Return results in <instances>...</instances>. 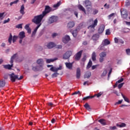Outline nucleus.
<instances>
[{"label":"nucleus","mask_w":130,"mask_h":130,"mask_svg":"<svg viewBox=\"0 0 130 130\" xmlns=\"http://www.w3.org/2000/svg\"><path fill=\"white\" fill-rule=\"evenodd\" d=\"M16 60L18 62H21V61H23V60H24V57H22L21 58L17 59Z\"/></svg>","instance_id":"obj_49"},{"label":"nucleus","mask_w":130,"mask_h":130,"mask_svg":"<svg viewBox=\"0 0 130 130\" xmlns=\"http://www.w3.org/2000/svg\"><path fill=\"white\" fill-rule=\"evenodd\" d=\"M129 30V28H124L123 30V31L124 32V33H128V32H129V30Z\"/></svg>","instance_id":"obj_47"},{"label":"nucleus","mask_w":130,"mask_h":130,"mask_svg":"<svg viewBox=\"0 0 130 130\" xmlns=\"http://www.w3.org/2000/svg\"><path fill=\"white\" fill-rule=\"evenodd\" d=\"M78 8L80 11H82V12H83L84 14H86V9H85V8H84V7H83V6H82L81 5H79L78 6Z\"/></svg>","instance_id":"obj_24"},{"label":"nucleus","mask_w":130,"mask_h":130,"mask_svg":"<svg viewBox=\"0 0 130 130\" xmlns=\"http://www.w3.org/2000/svg\"><path fill=\"white\" fill-rule=\"evenodd\" d=\"M55 60H57V58H54V59H47L46 62L47 63H50V62H53V61H55Z\"/></svg>","instance_id":"obj_28"},{"label":"nucleus","mask_w":130,"mask_h":130,"mask_svg":"<svg viewBox=\"0 0 130 130\" xmlns=\"http://www.w3.org/2000/svg\"><path fill=\"white\" fill-rule=\"evenodd\" d=\"M72 51H68L63 55V59H69L71 56L72 55Z\"/></svg>","instance_id":"obj_7"},{"label":"nucleus","mask_w":130,"mask_h":130,"mask_svg":"<svg viewBox=\"0 0 130 130\" xmlns=\"http://www.w3.org/2000/svg\"><path fill=\"white\" fill-rule=\"evenodd\" d=\"M126 53L127 55H130V49H126Z\"/></svg>","instance_id":"obj_52"},{"label":"nucleus","mask_w":130,"mask_h":130,"mask_svg":"<svg viewBox=\"0 0 130 130\" xmlns=\"http://www.w3.org/2000/svg\"><path fill=\"white\" fill-rule=\"evenodd\" d=\"M17 56H18V53L14 54L11 58L10 63H14V59H15Z\"/></svg>","instance_id":"obj_26"},{"label":"nucleus","mask_w":130,"mask_h":130,"mask_svg":"<svg viewBox=\"0 0 130 130\" xmlns=\"http://www.w3.org/2000/svg\"><path fill=\"white\" fill-rule=\"evenodd\" d=\"M111 73H112V68H111V69L110 70V71L108 73V79H109V78L110 77V75H111Z\"/></svg>","instance_id":"obj_48"},{"label":"nucleus","mask_w":130,"mask_h":130,"mask_svg":"<svg viewBox=\"0 0 130 130\" xmlns=\"http://www.w3.org/2000/svg\"><path fill=\"white\" fill-rule=\"evenodd\" d=\"M32 70L34 72H37L38 71H42V70H43V68L40 67V66H36L33 67Z\"/></svg>","instance_id":"obj_17"},{"label":"nucleus","mask_w":130,"mask_h":130,"mask_svg":"<svg viewBox=\"0 0 130 130\" xmlns=\"http://www.w3.org/2000/svg\"><path fill=\"white\" fill-rule=\"evenodd\" d=\"M37 63L39 65V67L43 69V65L44 64V61H43V59H38L37 60Z\"/></svg>","instance_id":"obj_11"},{"label":"nucleus","mask_w":130,"mask_h":130,"mask_svg":"<svg viewBox=\"0 0 130 130\" xmlns=\"http://www.w3.org/2000/svg\"><path fill=\"white\" fill-rule=\"evenodd\" d=\"M11 81L12 83L16 82V80H18V75H15V73H12L11 74H9Z\"/></svg>","instance_id":"obj_6"},{"label":"nucleus","mask_w":130,"mask_h":130,"mask_svg":"<svg viewBox=\"0 0 130 130\" xmlns=\"http://www.w3.org/2000/svg\"><path fill=\"white\" fill-rule=\"evenodd\" d=\"M72 35L74 37H77V35H78V30L77 29L73 30L72 32Z\"/></svg>","instance_id":"obj_39"},{"label":"nucleus","mask_w":130,"mask_h":130,"mask_svg":"<svg viewBox=\"0 0 130 130\" xmlns=\"http://www.w3.org/2000/svg\"><path fill=\"white\" fill-rule=\"evenodd\" d=\"M31 22L32 23H34V24L37 25L32 32L31 36L33 37L34 36V35H35V34H36L37 30H38V28H39L41 25H42V23H41L42 21L41 20H40L38 18H36L35 17H34V18L31 19Z\"/></svg>","instance_id":"obj_2"},{"label":"nucleus","mask_w":130,"mask_h":130,"mask_svg":"<svg viewBox=\"0 0 130 130\" xmlns=\"http://www.w3.org/2000/svg\"><path fill=\"white\" fill-rule=\"evenodd\" d=\"M97 55H96V52H93L91 54V59L93 61H96V57Z\"/></svg>","instance_id":"obj_27"},{"label":"nucleus","mask_w":130,"mask_h":130,"mask_svg":"<svg viewBox=\"0 0 130 130\" xmlns=\"http://www.w3.org/2000/svg\"><path fill=\"white\" fill-rule=\"evenodd\" d=\"M75 26V22L74 21H70L67 24L68 28H73Z\"/></svg>","instance_id":"obj_25"},{"label":"nucleus","mask_w":130,"mask_h":130,"mask_svg":"<svg viewBox=\"0 0 130 130\" xmlns=\"http://www.w3.org/2000/svg\"><path fill=\"white\" fill-rule=\"evenodd\" d=\"M122 82H123V78H121L120 79H119V80H118L117 81V83H121Z\"/></svg>","instance_id":"obj_58"},{"label":"nucleus","mask_w":130,"mask_h":130,"mask_svg":"<svg viewBox=\"0 0 130 130\" xmlns=\"http://www.w3.org/2000/svg\"><path fill=\"white\" fill-rule=\"evenodd\" d=\"M84 107L88 111H91V107H90V105H89V104L86 103L84 105Z\"/></svg>","instance_id":"obj_31"},{"label":"nucleus","mask_w":130,"mask_h":130,"mask_svg":"<svg viewBox=\"0 0 130 130\" xmlns=\"http://www.w3.org/2000/svg\"><path fill=\"white\" fill-rule=\"evenodd\" d=\"M61 4V3L60 2V1H59L56 4L53 5V8H58V7L60 6Z\"/></svg>","instance_id":"obj_43"},{"label":"nucleus","mask_w":130,"mask_h":130,"mask_svg":"<svg viewBox=\"0 0 130 130\" xmlns=\"http://www.w3.org/2000/svg\"><path fill=\"white\" fill-rule=\"evenodd\" d=\"M55 46H56V45L52 42H50L46 45V47L48 49H51V48H53V47H55Z\"/></svg>","instance_id":"obj_10"},{"label":"nucleus","mask_w":130,"mask_h":130,"mask_svg":"<svg viewBox=\"0 0 130 130\" xmlns=\"http://www.w3.org/2000/svg\"><path fill=\"white\" fill-rule=\"evenodd\" d=\"M51 10L52 9L51 8H50V7H49V6H46L45 10L42 12V14L35 16L34 17L38 20H40V21H42V20H43V18H44V17H45V16H46L47 14L50 13L51 12Z\"/></svg>","instance_id":"obj_1"},{"label":"nucleus","mask_w":130,"mask_h":130,"mask_svg":"<svg viewBox=\"0 0 130 130\" xmlns=\"http://www.w3.org/2000/svg\"><path fill=\"white\" fill-rule=\"evenodd\" d=\"M117 126L118 127H125V126H126V124L124 123H121V124H117Z\"/></svg>","instance_id":"obj_36"},{"label":"nucleus","mask_w":130,"mask_h":130,"mask_svg":"<svg viewBox=\"0 0 130 130\" xmlns=\"http://www.w3.org/2000/svg\"><path fill=\"white\" fill-rule=\"evenodd\" d=\"M77 94H80L81 95V92H80V91H75L74 93H73V95H77Z\"/></svg>","instance_id":"obj_60"},{"label":"nucleus","mask_w":130,"mask_h":130,"mask_svg":"<svg viewBox=\"0 0 130 130\" xmlns=\"http://www.w3.org/2000/svg\"><path fill=\"white\" fill-rule=\"evenodd\" d=\"M130 6V2L129 0H127L125 3V6L126 7H129Z\"/></svg>","instance_id":"obj_46"},{"label":"nucleus","mask_w":130,"mask_h":130,"mask_svg":"<svg viewBox=\"0 0 130 130\" xmlns=\"http://www.w3.org/2000/svg\"><path fill=\"white\" fill-rule=\"evenodd\" d=\"M85 7L86 8H87V7H89V6H91V2L89 0H86L85 2Z\"/></svg>","instance_id":"obj_35"},{"label":"nucleus","mask_w":130,"mask_h":130,"mask_svg":"<svg viewBox=\"0 0 130 130\" xmlns=\"http://www.w3.org/2000/svg\"><path fill=\"white\" fill-rule=\"evenodd\" d=\"M92 64H93V62H92V61L91 60V59H89V61L86 66V69L89 70V69H90V68L92 67Z\"/></svg>","instance_id":"obj_30"},{"label":"nucleus","mask_w":130,"mask_h":130,"mask_svg":"<svg viewBox=\"0 0 130 130\" xmlns=\"http://www.w3.org/2000/svg\"><path fill=\"white\" fill-rule=\"evenodd\" d=\"M102 44L105 45V46H107V45L110 44V41L108 40V39H105L102 41Z\"/></svg>","instance_id":"obj_15"},{"label":"nucleus","mask_w":130,"mask_h":130,"mask_svg":"<svg viewBox=\"0 0 130 130\" xmlns=\"http://www.w3.org/2000/svg\"><path fill=\"white\" fill-rule=\"evenodd\" d=\"M120 12L122 18H123V19H126V18H127V16H128L127 11L125 10H121Z\"/></svg>","instance_id":"obj_9"},{"label":"nucleus","mask_w":130,"mask_h":130,"mask_svg":"<svg viewBox=\"0 0 130 130\" xmlns=\"http://www.w3.org/2000/svg\"><path fill=\"white\" fill-rule=\"evenodd\" d=\"M115 43H118V39L117 38H114Z\"/></svg>","instance_id":"obj_63"},{"label":"nucleus","mask_w":130,"mask_h":130,"mask_svg":"<svg viewBox=\"0 0 130 130\" xmlns=\"http://www.w3.org/2000/svg\"><path fill=\"white\" fill-rule=\"evenodd\" d=\"M115 15L114 13H112V14H111L110 15H109L108 16L109 19H110L111 18H112V17H113V15Z\"/></svg>","instance_id":"obj_62"},{"label":"nucleus","mask_w":130,"mask_h":130,"mask_svg":"<svg viewBox=\"0 0 130 130\" xmlns=\"http://www.w3.org/2000/svg\"><path fill=\"white\" fill-rule=\"evenodd\" d=\"M103 94V92H100L98 94H94V95H92V96H94V97H96V96L98 98H99V97H101V96Z\"/></svg>","instance_id":"obj_41"},{"label":"nucleus","mask_w":130,"mask_h":130,"mask_svg":"<svg viewBox=\"0 0 130 130\" xmlns=\"http://www.w3.org/2000/svg\"><path fill=\"white\" fill-rule=\"evenodd\" d=\"M16 28H18V29H22L23 28L22 24H19L16 26Z\"/></svg>","instance_id":"obj_45"},{"label":"nucleus","mask_w":130,"mask_h":130,"mask_svg":"<svg viewBox=\"0 0 130 130\" xmlns=\"http://www.w3.org/2000/svg\"><path fill=\"white\" fill-rule=\"evenodd\" d=\"M71 40V38H70V36H66L64 38L62 39V42L63 43L67 44Z\"/></svg>","instance_id":"obj_14"},{"label":"nucleus","mask_w":130,"mask_h":130,"mask_svg":"<svg viewBox=\"0 0 130 130\" xmlns=\"http://www.w3.org/2000/svg\"><path fill=\"white\" fill-rule=\"evenodd\" d=\"M82 53H83V50H80L77 52L74 56L75 60L79 61L82 57Z\"/></svg>","instance_id":"obj_5"},{"label":"nucleus","mask_w":130,"mask_h":130,"mask_svg":"<svg viewBox=\"0 0 130 130\" xmlns=\"http://www.w3.org/2000/svg\"><path fill=\"white\" fill-rule=\"evenodd\" d=\"M61 69H62V67L60 66H59V67L58 68H53V67H51L50 68V71H51V72H57L58 71H60V70H61Z\"/></svg>","instance_id":"obj_16"},{"label":"nucleus","mask_w":130,"mask_h":130,"mask_svg":"<svg viewBox=\"0 0 130 130\" xmlns=\"http://www.w3.org/2000/svg\"><path fill=\"white\" fill-rule=\"evenodd\" d=\"M121 103H122V100L119 101L118 102H116L115 103V105H117L118 104H121Z\"/></svg>","instance_id":"obj_54"},{"label":"nucleus","mask_w":130,"mask_h":130,"mask_svg":"<svg viewBox=\"0 0 130 130\" xmlns=\"http://www.w3.org/2000/svg\"><path fill=\"white\" fill-rule=\"evenodd\" d=\"M111 32L109 29H107L106 31V35H110Z\"/></svg>","instance_id":"obj_57"},{"label":"nucleus","mask_w":130,"mask_h":130,"mask_svg":"<svg viewBox=\"0 0 130 130\" xmlns=\"http://www.w3.org/2000/svg\"><path fill=\"white\" fill-rule=\"evenodd\" d=\"M97 67H99V65L96 64V65L92 66L91 67V69H92V70H95V69H96V68H97Z\"/></svg>","instance_id":"obj_55"},{"label":"nucleus","mask_w":130,"mask_h":130,"mask_svg":"<svg viewBox=\"0 0 130 130\" xmlns=\"http://www.w3.org/2000/svg\"><path fill=\"white\" fill-rule=\"evenodd\" d=\"M95 96H87L83 98V100H88V99H92V98H94Z\"/></svg>","instance_id":"obj_40"},{"label":"nucleus","mask_w":130,"mask_h":130,"mask_svg":"<svg viewBox=\"0 0 130 130\" xmlns=\"http://www.w3.org/2000/svg\"><path fill=\"white\" fill-rule=\"evenodd\" d=\"M18 3H19V0H16V1H14L12 2H11L10 4V6H13V5L18 4Z\"/></svg>","instance_id":"obj_44"},{"label":"nucleus","mask_w":130,"mask_h":130,"mask_svg":"<svg viewBox=\"0 0 130 130\" xmlns=\"http://www.w3.org/2000/svg\"><path fill=\"white\" fill-rule=\"evenodd\" d=\"M99 122L101 123L102 125H106V121L104 119H101L98 120Z\"/></svg>","instance_id":"obj_29"},{"label":"nucleus","mask_w":130,"mask_h":130,"mask_svg":"<svg viewBox=\"0 0 130 130\" xmlns=\"http://www.w3.org/2000/svg\"><path fill=\"white\" fill-rule=\"evenodd\" d=\"M52 77L53 78H55L56 77H57V73H54L52 75Z\"/></svg>","instance_id":"obj_61"},{"label":"nucleus","mask_w":130,"mask_h":130,"mask_svg":"<svg viewBox=\"0 0 130 130\" xmlns=\"http://www.w3.org/2000/svg\"><path fill=\"white\" fill-rule=\"evenodd\" d=\"M13 66H14L13 63H11V65L10 64L4 65V68L6 70H12V68H13Z\"/></svg>","instance_id":"obj_20"},{"label":"nucleus","mask_w":130,"mask_h":130,"mask_svg":"<svg viewBox=\"0 0 130 130\" xmlns=\"http://www.w3.org/2000/svg\"><path fill=\"white\" fill-rule=\"evenodd\" d=\"M121 96L123 97L124 101H125V102H127V103H129V100H128V98L125 97V96H124V95H123V93H121Z\"/></svg>","instance_id":"obj_37"},{"label":"nucleus","mask_w":130,"mask_h":130,"mask_svg":"<svg viewBox=\"0 0 130 130\" xmlns=\"http://www.w3.org/2000/svg\"><path fill=\"white\" fill-rule=\"evenodd\" d=\"M56 46V48H57L58 49H61L62 48V46L61 45H58Z\"/></svg>","instance_id":"obj_51"},{"label":"nucleus","mask_w":130,"mask_h":130,"mask_svg":"<svg viewBox=\"0 0 130 130\" xmlns=\"http://www.w3.org/2000/svg\"><path fill=\"white\" fill-rule=\"evenodd\" d=\"M106 52H102L99 54V56L100 57L99 58L100 62H103L104 61V58L106 57Z\"/></svg>","instance_id":"obj_4"},{"label":"nucleus","mask_w":130,"mask_h":130,"mask_svg":"<svg viewBox=\"0 0 130 130\" xmlns=\"http://www.w3.org/2000/svg\"><path fill=\"white\" fill-rule=\"evenodd\" d=\"M99 13V11L97 9L92 10V15H97Z\"/></svg>","instance_id":"obj_42"},{"label":"nucleus","mask_w":130,"mask_h":130,"mask_svg":"<svg viewBox=\"0 0 130 130\" xmlns=\"http://www.w3.org/2000/svg\"><path fill=\"white\" fill-rule=\"evenodd\" d=\"M124 84V83H122L121 84H119L118 85V89H121V88H122V86H123V84Z\"/></svg>","instance_id":"obj_50"},{"label":"nucleus","mask_w":130,"mask_h":130,"mask_svg":"<svg viewBox=\"0 0 130 130\" xmlns=\"http://www.w3.org/2000/svg\"><path fill=\"white\" fill-rule=\"evenodd\" d=\"M105 28V26H104V25H101L99 28L98 33H99V34H101L103 33V31H104Z\"/></svg>","instance_id":"obj_18"},{"label":"nucleus","mask_w":130,"mask_h":130,"mask_svg":"<svg viewBox=\"0 0 130 130\" xmlns=\"http://www.w3.org/2000/svg\"><path fill=\"white\" fill-rule=\"evenodd\" d=\"M99 49H100V50H104V51H106V49H105V46L102 44L99 46Z\"/></svg>","instance_id":"obj_32"},{"label":"nucleus","mask_w":130,"mask_h":130,"mask_svg":"<svg viewBox=\"0 0 130 130\" xmlns=\"http://www.w3.org/2000/svg\"><path fill=\"white\" fill-rule=\"evenodd\" d=\"M10 22V18H8L7 20L4 21L3 24H7V23H9Z\"/></svg>","instance_id":"obj_53"},{"label":"nucleus","mask_w":130,"mask_h":130,"mask_svg":"<svg viewBox=\"0 0 130 130\" xmlns=\"http://www.w3.org/2000/svg\"><path fill=\"white\" fill-rule=\"evenodd\" d=\"M98 23V20H97V19H95L93 22V23L88 27V29H89V28H91L93 29V30H95V26L97 25Z\"/></svg>","instance_id":"obj_12"},{"label":"nucleus","mask_w":130,"mask_h":130,"mask_svg":"<svg viewBox=\"0 0 130 130\" xmlns=\"http://www.w3.org/2000/svg\"><path fill=\"white\" fill-rule=\"evenodd\" d=\"M26 37V36L25 35V32L24 31H21L19 34V38L20 39H23V38H25Z\"/></svg>","instance_id":"obj_23"},{"label":"nucleus","mask_w":130,"mask_h":130,"mask_svg":"<svg viewBox=\"0 0 130 130\" xmlns=\"http://www.w3.org/2000/svg\"><path fill=\"white\" fill-rule=\"evenodd\" d=\"M76 78L77 79H80L81 78V69L79 68L77 69Z\"/></svg>","instance_id":"obj_21"},{"label":"nucleus","mask_w":130,"mask_h":130,"mask_svg":"<svg viewBox=\"0 0 130 130\" xmlns=\"http://www.w3.org/2000/svg\"><path fill=\"white\" fill-rule=\"evenodd\" d=\"M20 14H21V15H22V16L23 15H25V6H24V5H22L21 7H20V10L19 11Z\"/></svg>","instance_id":"obj_22"},{"label":"nucleus","mask_w":130,"mask_h":130,"mask_svg":"<svg viewBox=\"0 0 130 130\" xmlns=\"http://www.w3.org/2000/svg\"><path fill=\"white\" fill-rule=\"evenodd\" d=\"M91 77V72H87L85 74L84 78H86L87 79H89Z\"/></svg>","instance_id":"obj_38"},{"label":"nucleus","mask_w":130,"mask_h":130,"mask_svg":"<svg viewBox=\"0 0 130 130\" xmlns=\"http://www.w3.org/2000/svg\"><path fill=\"white\" fill-rule=\"evenodd\" d=\"M24 28H25V30H27L28 29H29V28H30V27H29V24H26V25H25Z\"/></svg>","instance_id":"obj_59"},{"label":"nucleus","mask_w":130,"mask_h":130,"mask_svg":"<svg viewBox=\"0 0 130 130\" xmlns=\"http://www.w3.org/2000/svg\"><path fill=\"white\" fill-rule=\"evenodd\" d=\"M17 39H18V37L16 36H13L12 35V34H10L9 37L8 38V42L10 45L12 44V41H13V43H15L16 41H17Z\"/></svg>","instance_id":"obj_3"},{"label":"nucleus","mask_w":130,"mask_h":130,"mask_svg":"<svg viewBox=\"0 0 130 130\" xmlns=\"http://www.w3.org/2000/svg\"><path fill=\"white\" fill-rule=\"evenodd\" d=\"M107 75V70L106 69H105L103 73L101 74V78H104V77H105Z\"/></svg>","instance_id":"obj_33"},{"label":"nucleus","mask_w":130,"mask_h":130,"mask_svg":"<svg viewBox=\"0 0 130 130\" xmlns=\"http://www.w3.org/2000/svg\"><path fill=\"white\" fill-rule=\"evenodd\" d=\"M6 86V81L2 80L0 81V88H4Z\"/></svg>","instance_id":"obj_34"},{"label":"nucleus","mask_w":130,"mask_h":130,"mask_svg":"<svg viewBox=\"0 0 130 130\" xmlns=\"http://www.w3.org/2000/svg\"><path fill=\"white\" fill-rule=\"evenodd\" d=\"M26 30L27 31V33L31 34V28H30L26 29Z\"/></svg>","instance_id":"obj_64"},{"label":"nucleus","mask_w":130,"mask_h":130,"mask_svg":"<svg viewBox=\"0 0 130 130\" xmlns=\"http://www.w3.org/2000/svg\"><path fill=\"white\" fill-rule=\"evenodd\" d=\"M65 64L67 69H69V70H73V63L67 62L65 63Z\"/></svg>","instance_id":"obj_19"},{"label":"nucleus","mask_w":130,"mask_h":130,"mask_svg":"<svg viewBox=\"0 0 130 130\" xmlns=\"http://www.w3.org/2000/svg\"><path fill=\"white\" fill-rule=\"evenodd\" d=\"M100 37V36L98 34H95L92 36L91 39L93 41H97V40H99Z\"/></svg>","instance_id":"obj_13"},{"label":"nucleus","mask_w":130,"mask_h":130,"mask_svg":"<svg viewBox=\"0 0 130 130\" xmlns=\"http://www.w3.org/2000/svg\"><path fill=\"white\" fill-rule=\"evenodd\" d=\"M4 15H5V12L0 13V19H4Z\"/></svg>","instance_id":"obj_56"},{"label":"nucleus","mask_w":130,"mask_h":130,"mask_svg":"<svg viewBox=\"0 0 130 130\" xmlns=\"http://www.w3.org/2000/svg\"><path fill=\"white\" fill-rule=\"evenodd\" d=\"M57 17L55 16H52L49 18L48 22L49 24H52V23H54V22H56L57 21Z\"/></svg>","instance_id":"obj_8"}]
</instances>
